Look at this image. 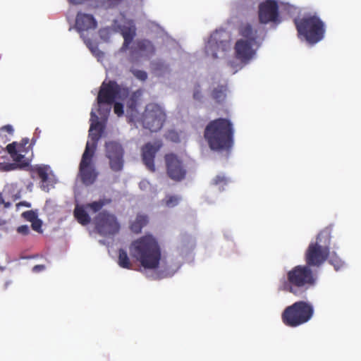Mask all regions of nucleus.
<instances>
[{"mask_svg": "<svg viewBox=\"0 0 361 361\" xmlns=\"http://www.w3.org/2000/svg\"><path fill=\"white\" fill-rule=\"evenodd\" d=\"M91 123L89 130V140L86 143L85 149L82 154V159L79 166V171L82 183L86 185L93 184L98 176L92 163L98 141L102 137L103 133V126L98 121V117L96 114L92 111Z\"/></svg>", "mask_w": 361, "mask_h": 361, "instance_id": "1", "label": "nucleus"}, {"mask_svg": "<svg viewBox=\"0 0 361 361\" xmlns=\"http://www.w3.org/2000/svg\"><path fill=\"white\" fill-rule=\"evenodd\" d=\"M204 137L212 150L230 152L234 145L233 125L225 118L212 120L204 128Z\"/></svg>", "mask_w": 361, "mask_h": 361, "instance_id": "2", "label": "nucleus"}, {"mask_svg": "<svg viewBox=\"0 0 361 361\" xmlns=\"http://www.w3.org/2000/svg\"><path fill=\"white\" fill-rule=\"evenodd\" d=\"M317 271L305 264L297 265L288 271L286 278L281 282L280 290L289 292L298 297H302L307 291L315 286Z\"/></svg>", "mask_w": 361, "mask_h": 361, "instance_id": "3", "label": "nucleus"}, {"mask_svg": "<svg viewBox=\"0 0 361 361\" xmlns=\"http://www.w3.org/2000/svg\"><path fill=\"white\" fill-rule=\"evenodd\" d=\"M129 251L144 268L154 269L159 267L161 251L157 240L152 235L146 234L133 241Z\"/></svg>", "mask_w": 361, "mask_h": 361, "instance_id": "4", "label": "nucleus"}, {"mask_svg": "<svg viewBox=\"0 0 361 361\" xmlns=\"http://www.w3.org/2000/svg\"><path fill=\"white\" fill-rule=\"evenodd\" d=\"M294 23L298 36L303 37L310 44H315L324 37L325 24L317 15H308L300 19H295Z\"/></svg>", "mask_w": 361, "mask_h": 361, "instance_id": "5", "label": "nucleus"}, {"mask_svg": "<svg viewBox=\"0 0 361 361\" xmlns=\"http://www.w3.org/2000/svg\"><path fill=\"white\" fill-rule=\"evenodd\" d=\"M314 314L313 306L305 301H297L288 306L281 314L285 325L296 327L307 322Z\"/></svg>", "mask_w": 361, "mask_h": 361, "instance_id": "6", "label": "nucleus"}, {"mask_svg": "<svg viewBox=\"0 0 361 361\" xmlns=\"http://www.w3.org/2000/svg\"><path fill=\"white\" fill-rule=\"evenodd\" d=\"M166 120L165 109L159 104L148 103L137 121L142 126L151 132L161 130Z\"/></svg>", "mask_w": 361, "mask_h": 361, "instance_id": "7", "label": "nucleus"}, {"mask_svg": "<svg viewBox=\"0 0 361 361\" xmlns=\"http://www.w3.org/2000/svg\"><path fill=\"white\" fill-rule=\"evenodd\" d=\"M130 90L127 87L118 84L114 80L104 81L97 95V103L111 105L116 99L124 100L129 96Z\"/></svg>", "mask_w": 361, "mask_h": 361, "instance_id": "8", "label": "nucleus"}, {"mask_svg": "<svg viewBox=\"0 0 361 361\" xmlns=\"http://www.w3.org/2000/svg\"><path fill=\"white\" fill-rule=\"evenodd\" d=\"M95 229L102 236L114 235L120 231L121 226L116 216L108 211H102L94 219Z\"/></svg>", "mask_w": 361, "mask_h": 361, "instance_id": "9", "label": "nucleus"}, {"mask_svg": "<svg viewBox=\"0 0 361 361\" xmlns=\"http://www.w3.org/2000/svg\"><path fill=\"white\" fill-rule=\"evenodd\" d=\"M105 154L109 161L110 169L113 171H122L124 165V149L119 142L116 141L106 142Z\"/></svg>", "mask_w": 361, "mask_h": 361, "instance_id": "10", "label": "nucleus"}, {"mask_svg": "<svg viewBox=\"0 0 361 361\" xmlns=\"http://www.w3.org/2000/svg\"><path fill=\"white\" fill-rule=\"evenodd\" d=\"M330 252L310 243L305 253V265L312 269L319 268L329 258Z\"/></svg>", "mask_w": 361, "mask_h": 361, "instance_id": "11", "label": "nucleus"}, {"mask_svg": "<svg viewBox=\"0 0 361 361\" xmlns=\"http://www.w3.org/2000/svg\"><path fill=\"white\" fill-rule=\"evenodd\" d=\"M259 20L262 24L281 22L279 5L275 0H266L259 5Z\"/></svg>", "mask_w": 361, "mask_h": 361, "instance_id": "12", "label": "nucleus"}, {"mask_svg": "<svg viewBox=\"0 0 361 361\" xmlns=\"http://www.w3.org/2000/svg\"><path fill=\"white\" fill-rule=\"evenodd\" d=\"M166 173L169 177L175 181H181L187 173L183 161L174 154L165 155Z\"/></svg>", "mask_w": 361, "mask_h": 361, "instance_id": "13", "label": "nucleus"}, {"mask_svg": "<svg viewBox=\"0 0 361 361\" xmlns=\"http://www.w3.org/2000/svg\"><path fill=\"white\" fill-rule=\"evenodd\" d=\"M75 29L80 32V37L82 38L87 47L92 50V45L93 44L91 39L86 37L83 31L89 30H94L97 26V23L92 15L78 13L75 18Z\"/></svg>", "mask_w": 361, "mask_h": 361, "instance_id": "14", "label": "nucleus"}, {"mask_svg": "<svg viewBox=\"0 0 361 361\" xmlns=\"http://www.w3.org/2000/svg\"><path fill=\"white\" fill-rule=\"evenodd\" d=\"M255 43L247 42L244 39H238L235 44V57L242 63H247L255 56V51L252 49Z\"/></svg>", "mask_w": 361, "mask_h": 361, "instance_id": "15", "label": "nucleus"}, {"mask_svg": "<svg viewBox=\"0 0 361 361\" xmlns=\"http://www.w3.org/2000/svg\"><path fill=\"white\" fill-rule=\"evenodd\" d=\"M50 167L47 165H36L32 171L37 173L41 179V188L42 190L49 192L51 187H53L54 182L49 176Z\"/></svg>", "mask_w": 361, "mask_h": 361, "instance_id": "16", "label": "nucleus"}, {"mask_svg": "<svg viewBox=\"0 0 361 361\" xmlns=\"http://www.w3.org/2000/svg\"><path fill=\"white\" fill-rule=\"evenodd\" d=\"M156 152L157 149L151 143H147L142 148V157L143 163L152 172L155 171L154 157Z\"/></svg>", "mask_w": 361, "mask_h": 361, "instance_id": "17", "label": "nucleus"}, {"mask_svg": "<svg viewBox=\"0 0 361 361\" xmlns=\"http://www.w3.org/2000/svg\"><path fill=\"white\" fill-rule=\"evenodd\" d=\"M217 33L212 34L205 45V52L208 56H211L213 59L218 58V52L220 49L224 51L223 41L218 42L216 39Z\"/></svg>", "mask_w": 361, "mask_h": 361, "instance_id": "18", "label": "nucleus"}, {"mask_svg": "<svg viewBox=\"0 0 361 361\" xmlns=\"http://www.w3.org/2000/svg\"><path fill=\"white\" fill-rule=\"evenodd\" d=\"M140 94L133 92L126 102V111L130 120L134 121L137 115V106Z\"/></svg>", "mask_w": 361, "mask_h": 361, "instance_id": "19", "label": "nucleus"}, {"mask_svg": "<svg viewBox=\"0 0 361 361\" xmlns=\"http://www.w3.org/2000/svg\"><path fill=\"white\" fill-rule=\"evenodd\" d=\"M121 32L124 39L121 49L126 51L128 49L136 35V28L134 25H124L121 28Z\"/></svg>", "mask_w": 361, "mask_h": 361, "instance_id": "20", "label": "nucleus"}, {"mask_svg": "<svg viewBox=\"0 0 361 361\" xmlns=\"http://www.w3.org/2000/svg\"><path fill=\"white\" fill-rule=\"evenodd\" d=\"M331 238V228L326 227L319 232L317 236L315 242H312L314 244H317L318 246L326 249L330 252V243Z\"/></svg>", "mask_w": 361, "mask_h": 361, "instance_id": "21", "label": "nucleus"}, {"mask_svg": "<svg viewBox=\"0 0 361 361\" xmlns=\"http://www.w3.org/2000/svg\"><path fill=\"white\" fill-rule=\"evenodd\" d=\"M149 223V217L147 214H137L136 218L130 224V231L135 233H140L142 229Z\"/></svg>", "mask_w": 361, "mask_h": 361, "instance_id": "22", "label": "nucleus"}, {"mask_svg": "<svg viewBox=\"0 0 361 361\" xmlns=\"http://www.w3.org/2000/svg\"><path fill=\"white\" fill-rule=\"evenodd\" d=\"M6 151L10 154L13 161H15V164L29 163V161L25 159V155L19 153V152H21V149H17V143L16 142L8 144L6 146Z\"/></svg>", "mask_w": 361, "mask_h": 361, "instance_id": "23", "label": "nucleus"}, {"mask_svg": "<svg viewBox=\"0 0 361 361\" xmlns=\"http://www.w3.org/2000/svg\"><path fill=\"white\" fill-rule=\"evenodd\" d=\"M136 49L146 56H152L155 53V47L149 39H142L136 42Z\"/></svg>", "mask_w": 361, "mask_h": 361, "instance_id": "24", "label": "nucleus"}, {"mask_svg": "<svg viewBox=\"0 0 361 361\" xmlns=\"http://www.w3.org/2000/svg\"><path fill=\"white\" fill-rule=\"evenodd\" d=\"M240 35L245 38L247 42L256 43L257 38V30H254L251 25L245 24L240 27Z\"/></svg>", "mask_w": 361, "mask_h": 361, "instance_id": "25", "label": "nucleus"}, {"mask_svg": "<svg viewBox=\"0 0 361 361\" xmlns=\"http://www.w3.org/2000/svg\"><path fill=\"white\" fill-rule=\"evenodd\" d=\"M73 214L81 225L86 226L91 221L90 216L82 206L77 205L74 209Z\"/></svg>", "mask_w": 361, "mask_h": 361, "instance_id": "26", "label": "nucleus"}, {"mask_svg": "<svg viewBox=\"0 0 361 361\" xmlns=\"http://www.w3.org/2000/svg\"><path fill=\"white\" fill-rule=\"evenodd\" d=\"M227 85H219L216 87L214 88L212 92V97L215 100L216 103L223 102L226 97Z\"/></svg>", "mask_w": 361, "mask_h": 361, "instance_id": "27", "label": "nucleus"}, {"mask_svg": "<svg viewBox=\"0 0 361 361\" xmlns=\"http://www.w3.org/2000/svg\"><path fill=\"white\" fill-rule=\"evenodd\" d=\"M118 264L123 269H132L133 268V264L130 261L128 253L123 249L118 250Z\"/></svg>", "mask_w": 361, "mask_h": 361, "instance_id": "28", "label": "nucleus"}, {"mask_svg": "<svg viewBox=\"0 0 361 361\" xmlns=\"http://www.w3.org/2000/svg\"><path fill=\"white\" fill-rule=\"evenodd\" d=\"M111 202V199H101L98 201H94L91 203H89L86 205V207L90 209L93 212H97L100 211L102 207L105 205H107Z\"/></svg>", "mask_w": 361, "mask_h": 361, "instance_id": "29", "label": "nucleus"}, {"mask_svg": "<svg viewBox=\"0 0 361 361\" xmlns=\"http://www.w3.org/2000/svg\"><path fill=\"white\" fill-rule=\"evenodd\" d=\"M180 197L178 195H166L165 198L161 200V204L166 207H174L178 204Z\"/></svg>", "mask_w": 361, "mask_h": 361, "instance_id": "30", "label": "nucleus"}, {"mask_svg": "<svg viewBox=\"0 0 361 361\" xmlns=\"http://www.w3.org/2000/svg\"><path fill=\"white\" fill-rule=\"evenodd\" d=\"M30 163L28 162H23L21 164H15V163H4L1 164L2 165V170L4 171H10L13 170H16L17 169H23L25 167L28 166Z\"/></svg>", "mask_w": 361, "mask_h": 361, "instance_id": "31", "label": "nucleus"}, {"mask_svg": "<svg viewBox=\"0 0 361 361\" xmlns=\"http://www.w3.org/2000/svg\"><path fill=\"white\" fill-rule=\"evenodd\" d=\"M329 262L334 266L336 271H338L344 265V262L336 255H332V256L330 257Z\"/></svg>", "mask_w": 361, "mask_h": 361, "instance_id": "32", "label": "nucleus"}, {"mask_svg": "<svg viewBox=\"0 0 361 361\" xmlns=\"http://www.w3.org/2000/svg\"><path fill=\"white\" fill-rule=\"evenodd\" d=\"M228 178L224 175H218L212 180V184L214 185L223 186L228 183Z\"/></svg>", "mask_w": 361, "mask_h": 361, "instance_id": "33", "label": "nucleus"}, {"mask_svg": "<svg viewBox=\"0 0 361 361\" xmlns=\"http://www.w3.org/2000/svg\"><path fill=\"white\" fill-rule=\"evenodd\" d=\"M192 97L195 100L201 101L203 95L200 84H196L194 87Z\"/></svg>", "mask_w": 361, "mask_h": 361, "instance_id": "34", "label": "nucleus"}, {"mask_svg": "<svg viewBox=\"0 0 361 361\" xmlns=\"http://www.w3.org/2000/svg\"><path fill=\"white\" fill-rule=\"evenodd\" d=\"M22 216L28 221H30L31 223L35 221L36 219H37V214L32 211L29 210L24 212L22 214Z\"/></svg>", "mask_w": 361, "mask_h": 361, "instance_id": "35", "label": "nucleus"}, {"mask_svg": "<svg viewBox=\"0 0 361 361\" xmlns=\"http://www.w3.org/2000/svg\"><path fill=\"white\" fill-rule=\"evenodd\" d=\"M42 222L38 218L32 222V228L38 233H42Z\"/></svg>", "mask_w": 361, "mask_h": 361, "instance_id": "36", "label": "nucleus"}, {"mask_svg": "<svg viewBox=\"0 0 361 361\" xmlns=\"http://www.w3.org/2000/svg\"><path fill=\"white\" fill-rule=\"evenodd\" d=\"M114 113L118 116H121L123 114V105L120 102H114Z\"/></svg>", "mask_w": 361, "mask_h": 361, "instance_id": "37", "label": "nucleus"}, {"mask_svg": "<svg viewBox=\"0 0 361 361\" xmlns=\"http://www.w3.org/2000/svg\"><path fill=\"white\" fill-rule=\"evenodd\" d=\"M133 74L137 78L143 81L147 78V74L144 71L136 70L133 72Z\"/></svg>", "mask_w": 361, "mask_h": 361, "instance_id": "38", "label": "nucleus"}, {"mask_svg": "<svg viewBox=\"0 0 361 361\" xmlns=\"http://www.w3.org/2000/svg\"><path fill=\"white\" fill-rule=\"evenodd\" d=\"M17 232L23 235H27L30 233V228L27 225H22L17 228Z\"/></svg>", "mask_w": 361, "mask_h": 361, "instance_id": "39", "label": "nucleus"}, {"mask_svg": "<svg viewBox=\"0 0 361 361\" xmlns=\"http://www.w3.org/2000/svg\"><path fill=\"white\" fill-rule=\"evenodd\" d=\"M228 65L233 69V74L235 73L239 69L242 68L241 65L236 64L233 61H228Z\"/></svg>", "mask_w": 361, "mask_h": 361, "instance_id": "40", "label": "nucleus"}, {"mask_svg": "<svg viewBox=\"0 0 361 361\" xmlns=\"http://www.w3.org/2000/svg\"><path fill=\"white\" fill-rule=\"evenodd\" d=\"M45 269V266L43 264H37L33 267L32 271L35 273L40 272Z\"/></svg>", "mask_w": 361, "mask_h": 361, "instance_id": "41", "label": "nucleus"}, {"mask_svg": "<svg viewBox=\"0 0 361 361\" xmlns=\"http://www.w3.org/2000/svg\"><path fill=\"white\" fill-rule=\"evenodd\" d=\"M106 1L110 7H114L118 5L122 1V0H106Z\"/></svg>", "mask_w": 361, "mask_h": 361, "instance_id": "42", "label": "nucleus"}, {"mask_svg": "<svg viewBox=\"0 0 361 361\" xmlns=\"http://www.w3.org/2000/svg\"><path fill=\"white\" fill-rule=\"evenodd\" d=\"M28 143H29V139L23 138L19 145L17 144V146H18V148L21 149V148L25 147Z\"/></svg>", "mask_w": 361, "mask_h": 361, "instance_id": "43", "label": "nucleus"}, {"mask_svg": "<svg viewBox=\"0 0 361 361\" xmlns=\"http://www.w3.org/2000/svg\"><path fill=\"white\" fill-rule=\"evenodd\" d=\"M36 140H37V138L35 137H32V140H31V144H30V146H32L35 144L36 142Z\"/></svg>", "mask_w": 361, "mask_h": 361, "instance_id": "44", "label": "nucleus"}, {"mask_svg": "<svg viewBox=\"0 0 361 361\" xmlns=\"http://www.w3.org/2000/svg\"><path fill=\"white\" fill-rule=\"evenodd\" d=\"M3 203H4V200L2 197L1 193L0 192V205L2 204Z\"/></svg>", "mask_w": 361, "mask_h": 361, "instance_id": "45", "label": "nucleus"}, {"mask_svg": "<svg viewBox=\"0 0 361 361\" xmlns=\"http://www.w3.org/2000/svg\"><path fill=\"white\" fill-rule=\"evenodd\" d=\"M5 128L7 129L8 132L12 130V127L11 126H6Z\"/></svg>", "mask_w": 361, "mask_h": 361, "instance_id": "46", "label": "nucleus"}, {"mask_svg": "<svg viewBox=\"0 0 361 361\" xmlns=\"http://www.w3.org/2000/svg\"><path fill=\"white\" fill-rule=\"evenodd\" d=\"M3 204H4L5 207H8L10 206V203H8V202H4V203H3Z\"/></svg>", "mask_w": 361, "mask_h": 361, "instance_id": "47", "label": "nucleus"}]
</instances>
